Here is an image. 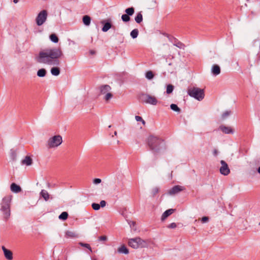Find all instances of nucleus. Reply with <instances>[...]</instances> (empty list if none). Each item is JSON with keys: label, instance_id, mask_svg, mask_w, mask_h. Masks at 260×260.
<instances>
[{"label": "nucleus", "instance_id": "33", "mask_svg": "<svg viewBox=\"0 0 260 260\" xmlns=\"http://www.w3.org/2000/svg\"><path fill=\"white\" fill-rule=\"evenodd\" d=\"M10 157L13 160H14V161L16 160V157H17V153L15 150H14V149L11 150Z\"/></svg>", "mask_w": 260, "mask_h": 260}, {"label": "nucleus", "instance_id": "11", "mask_svg": "<svg viewBox=\"0 0 260 260\" xmlns=\"http://www.w3.org/2000/svg\"><path fill=\"white\" fill-rule=\"evenodd\" d=\"M185 189V188L184 186L179 185H175L168 190V193L170 196H174L183 191Z\"/></svg>", "mask_w": 260, "mask_h": 260}, {"label": "nucleus", "instance_id": "44", "mask_svg": "<svg viewBox=\"0 0 260 260\" xmlns=\"http://www.w3.org/2000/svg\"><path fill=\"white\" fill-rule=\"evenodd\" d=\"M99 241H107V237L106 236H102L99 237Z\"/></svg>", "mask_w": 260, "mask_h": 260}, {"label": "nucleus", "instance_id": "28", "mask_svg": "<svg viewBox=\"0 0 260 260\" xmlns=\"http://www.w3.org/2000/svg\"><path fill=\"white\" fill-rule=\"evenodd\" d=\"M139 35V30L137 28L133 29L130 33L131 37L133 39H136L137 38Z\"/></svg>", "mask_w": 260, "mask_h": 260}, {"label": "nucleus", "instance_id": "15", "mask_svg": "<svg viewBox=\"0 0 260 260\" xmlns=\"http://www.w3.org/2000/svg\"><path fill=\"white\" fill-rule=\"evenodd\" d=\"M221 70L220 67L217 64H213L211 68V73L213 76H216L220 74Z\"/></svg>", "mask_w": 260, "mask_h": 260}, {"label": "nucleus", "instance_id": "35", "mask_svg": "<svg viewBox=\"0 0 260 260\" xmlns=\"http://www.w3.org/2000/svg\"><path fill=\"white\" fill-rule=\"evenodd\" d=\"M121 19L124 22H127L130 21L131 18L129 16L124 14L121 16Z\"/></svg>", "mask_w": 260, "mask_h": 260}, {"label": "nucleus", "instance_id": "21", "mask_svg": "<svg viewBox=\"0 0 260 260\" xmlns=\"http://www.w3.org/2000/svg\"><path fill=\"white\" fill-rule=\"evenodd\" d=\"M117 251L119 253H124L125 254H127L129 253L128 248L124 245L118 248Z\"/></svg>", "mask_w": 260, "mask_h": 260}, {"label": "nucleus", "instance_id": "6", "mask_svg": "<svg viewBox=\"0 0 260 260\" xmlns=\"http://www.w3.org/2000/svg\"><path fill=\"white\" fill-rule=\"evenodd\" d=\"M62 142V137L60 135L54 136L48 140L47 147L49 148L56 147L60 145Z\"/></svg>", "mask_w": 260, "mask_h": 260}, {"label": "nucleus", "instance_id": "51", "mask_svg": "<svg viewBox=\"0 0 260 260\" xmlns=\"http://www.w3.org/2000/svg\"><path fill=\"white\" fill-rule=\"evenodd\" d=\"M114 135H117V132H116V131H115V132H114Z\"/></svg>", "mask_w": 260, "mask_h": 260}, {"label": "nucleus", "instance_id": "7", "mask_svg": "<svg viewBox=\"0 0 260 260\" xmlns=\"http://www.w3.org/2000/svg\"><path fill=\"white\" fill-rule=\"evenodd\" d=\"M128 245L131 247L137 249L139 247H144L146 243L145 242L139 237L131 239L128 241Z\"/></svg>", "mask_w": 260, "mask_h": 260}, {"label": "nucleus", "instance_id": "4", "mask_svg": "<svg viewBox=\"0 0 260 260\" xmlns=\"http://www.w3.org/2000/svg\"><path fill=\"white\" fill-rule=\"evenodd\" d=\"M188 94L195 99L201 101L205 96L204 89H201L198 87H193L188 89Z\"/></svg>", "mask_w": 260, "mask_h": 260}, {"label": "nucleus", "instance_id": "19", "mask_svg": "<svg viewBox=\"0 0 260 260\" xmlns=\"http://www.w3.org/2000/svg\"><path fill=\"white\" fill-rule=\"evenodd\" d=\"M32 164V159L29 156H26L25 158L21 161V164L25 165L27 166L31 165Z\"/></svg>", "mask_w": 260, "mask_h": 260}, {"label": "nucleus", "instance_id": "42", "mask_svg": "<svg viewBox=\"0 0 260 260\" xmlns=\"http://www.w3.org/2000/svg\"><path fill=\"white\" fill-rule=\"evenodd\" d=\"M177 226V224L175 222L171 223L169 225L167 226V227L169 229H175Z\"/></svg>", "mask_w": 260, "mask_h": 260}, {"label": "nucleus", "instance_id": "41", "mask_svg": "<svg viewBox=\"0 0 260 260\" xmlns=\"http://www.w3.org/2000/svg\"><path fill=\"white\" fill-rule=\"evenodd\" d=\"M159 191V189L157 187H154L152 190V194L153 196H155Z\"/></svg>", "mask_w": 260, "mask_h": 260}, {"label": "nucleus", "instance_id": "50", "mask_svg": "<svg viewBox=\"0 0 260 260\" xmlns=\"http://www.w3.org/2000/svg\"><path fill=\"white\" fill-rule=\"evenodd\" d=\"M257 171V172L260 174V166L258 168Z\"/></svg>", "mask_w": 260, "mask_h": 260}, {"label": "nucleus", "instance_id": "52", "mask_svg": "<svg viewBox=\"0 0 260 260\" xmlns=\"http://www.w3.org/2000/svg\"><path fill=\"white\" fill-rule=\"evenodd\" d=\"M90 53H91V54H93V51H90Z\"/></svg>", "mask_w": 260, "mask_h": 260}, {"label": "nucleus", "instance_id": "32", "mask_svg": "<svg viewBox=\"0 0 260 260\" xmlns=\"http://www.w3.org/2000/svg\"><path fill=\"white\" fill-rule=\"evenodd\" d=\"M174 89V86L172 84H168L167 86L166 92L167 94L171 93Z\"/></svg>", "mask_w": 260, "mask_h": 260}, {"label": "nucleus", "instance_id": "27", "mask_svg": "<svg viewBox=\"0 0 260 260\" xmlns=\"http://www.w3.org/2000/svg\"><path fill=\"white\" fill-rule=\"evenodd\" d=\"M49 38L50 40L54 43H57L58 42V38L55 34H51L49 36Z\"/></svg>", "mask_w": 260, "mask_h": 260}, {"label": "nucleus", "instance_id": "22", "mask_svg": "<svg viewBox=\"0 0 260 260\" xmlns=\"http://www.w3.org/2000/svg\"><path fill=\"white\" fill-rule=\"evenodd\" d=\"M83 22L86 26H88L90 24L91 18L88 15H84L82 18Z\"/></svg>", "mask_w": 260, "mask_h": 260}, {"label": "nucleus", "instance_id": "36", "mask_svg": "<svg viewBox=\"0 0 260 260\" xmlns=\"http://www.w3.org/2000/svg\"><path fill=\"white\" fill-rule=\"evenodd\" d=\"M79 244L82 247L87 248V249H88L90 250V252H92V249H91V248L89 244H87V243H81V242H80L79 243Z\"/></svg>", "mask_w": 260, "mask_h": 260}, {"label": "nucleus", "instance_id": "40", "mask_svg": "<svg viewBox=\"0 0 260 260\" xmlns=\"http://www.w3.org/2000/svg\"><path fill=\"white\" fill-rule=\"evenodd\" d=\"M47 187L49 188H55V187H57V185L56 184H55V183L51 184L49 182L47 183Z\"/></svg>", "mask_w": 260, "mask_h": 260}, {"label": "nucleus", "instance_id": "39", "mask_svg": "<svg viewBox=\"0 0 260 260\" xmlns=\"http://www.w3.org/2000/svg\"><path fill=\"white\" fill-rule=\"evenodd\" d=\"M135 119L137 121H141L143 125L145 124V121L143 119V118L141 116H135Z\"/></svg>", "mask_w": 260, "mask_h": 260}, {"label": "nucleus", "instance_id": "3", "mask_svg": "<svg viewBox=\"0 0 260 260\" xmlns=\"http://www.w3.org/2000/svg\"><path fill=\"white\" fill-rule=\"evenodd\" d=\"M12 198V196H6L3 199L1 203V210L3 212L6 220L8 219L10 216V205Z\"/></svg>", "mask_w": 260, "mask_h": 260}, {"label": "nucleus", "instance_id": "16", "mask_svg": "<svg viewBox=\"0 0 260 260\" xmlns=\"http://www.w3.org/2000/svg\"><path fill=\"white\" fill-rule=\"evenodd\" d=\"M111 87L108 85H103L100 87L101 94H105L110 91Z\"/></svg>", "mask_w": 260, "mask_h": 260}, {"label": "nucleus", "instance_id": "5", "mask_svg": "<svg viewBox=\"0 0 260 260\" xmlns=\"http://www.w3.org/2000/svg\"><path fill=\"white\" fill-rule=\"evenodd\" d=\"M139 98L141 102L152 105H156L158 102L157 99L154 96L147 93H141L139 94Z\"/></svg>", "mask_w": 260, "mask_h": 260}, {"label": "nucleus", "instance_id": "37", "mask_svg": "<svg viewBox=\"0 0 260 260\" xmlns=\"http://www.w3.org/2000/svg\"><path fill=\"white\" fill-rule=\"evenodd\" d=\"M91 206H92V208L94 210H98L100 209V204H99L98 203H93L92 204Z\"/></svg>", "mask_w": 260, "mask_h": 260}, {"label": "nucleus", "instance_id": "20", "mask_svg": "<svg viewBox=\"0 0 260 260\" xmlns=\"http://www.w3.org/2000/svg\"><path fill=\"white\" fill-rule=\"evenodd\" d=\"M40 195L45 201H48L49 199L50 195L46 190L42 189L40 193Z\"/></svg>", "mask_w": 260, "mask_h": 260}, {"label": "nucleus", "instance_id": "46", "mask_svg": "<svg viewBox=\"0 0 260 260\" xmlns=\"http://www.w3.org/2000/svg\"><path fill=\"white\" fill-rule=\"evenodd\" d=\"M106 202L105 201L102 200L101 201L100 204V207H104L106 206Z\"/></svg>", "mask_w": 260, "mask_h": 260}, {"label": "nucleus", "instance_id": "1", "mask_svg": "<svg viewBox=\"0 0 260 260\" xmlns=\"http://www.w3.org/2000/svg\"><path fill=\"white\" fill-rule=\"evenodd\" d=\"M63 55L60 48L54 47L46 49L39 52L36 57L37 62L50 66H58L60 64L59 58ZM50 72L53 76H58L60 73L59 68L54 67L51 69Z\"/></svg>", "mask_w": 260, "mask_h": 260}, {"label": "nucleus", "instance_id": "43", "mask_svg": "<svg viewBox=\"0 0 260 260\" xmlns=\"http://www.w3.org/2000/svg\"><path fill=\"white\" fill-rule=\"evenodd\" d=\"M102 180L100 178H95L93 180V183L95 184H99L101 182Z\"/></svg>", "mask_w": 260, "mask_h": 260}, {"label": "nucleus", "instance_id": "48", "mask_svg": "<svg viewBox=\"0 0 260 260\" xmlns=\"http://www.w3.org/2000/svg\"><path fill=\"white\" fill-rule=\"evenodd\" d=\"M129 224H130V226H131L132 225L133 226H134L135 224H136V222H134V221H131L129 223Z\"/></svg>", "mask_w": 260, "mask_h": 260}, {"label": "nucleus", "instance_id": "12", "mask_svg": "<svg viewBox=\"0 0 260 260\" xmlns=\"http://www.w3.org/2000/svg\"><path fill=\"white\" fill-rule=\"evenodd\" d=\"M221 167L220 168V172L222 175L226 176L230 173V169L228 167L227 163L223 160L220 161Z\"/></svg>", "mask_w": 260, "mask_h": 260}, {"label": "nucleus", "instance_id": "26", "mask_svg": "<svg viewBox=\"0 0 260 260\" xmlns=\"http://www.w3.org/2000/svg\"><path fill=\"white\" fill-rule=\"evenodd\" d=\"M65 237L66 238H76L77 235L75 232L68 231L65 233Z\"/></svg>", "mask_w": 260, "mask_h": 260}, {"label": "nucleus", "instance_id": "23", "mask_svg": "<svg viewBox=\"0 0 260 260\" xmlns=\"http://www.w3.org/2000/svg\"><path fill=\"white\" fill-rule=\"evenodd\" d=\"M125 12L126 15L132 16L135 13V8L133 7L127 8L125 10Z\"/></svg>", "mask_w": 260, "mask_h": 260}, {"label": "nucleus", "instance_id": "45", "mask_svg": "<svg viewBox=\"0 0 260 260\" xmlns=\"http://www.w3.org/2000/svg\"><path fill=\"white\" fill-rule=\"evenodd\" d=\"M208 220H209V217L207 216H204L201 219V221L203 223L206 222L208 221Z\"/></svg>", "mask_w": 260, "mask_h": 260}, {"label": "nucleus", "instance_id": "13", "mask_svg": "<svg viewBox=\"0 0 260 260\" xmlns=\"http://www.w3.org/2000/svg\"><path fill=\"white\" fill-rule=\"evenodd\" d=\"M2 249L3 250L5 257L8 260H12L13 259V253L12 252L7 249L4 246H2Z\"/></svg>", "mask_w": 260, "mask_h": 260}, {"label": "nucleus", "instance_id": "38", "mask_svg": "<svg viewBox=\"0 0 260 260\" xmlns=\"http://www.w3.org/2000/svg\"><path fill=\"white\" fill-rule=\"evenodd\" d=\"M231 113V111H226L222 114V118L223 119H225L228 116H229Z\"/></svg>", "mask_w": 260, "mask_h": 260}, {"label": "nucleus", "instance_id": "34", "mask_svg": "<svg viewBox=\"0 0 260 260\" xmlns=\"http://www.w3.org/2000/svg\"><path fill=\"white\" fill-rule=\"evenodd\" d=\"M113 94L110 91L105 94V96L104 97V99L105 101L108 102L109 100H110L113 97Z\"/></svg>", "mask_w": 260, "mask_h": 260}, {"label": "nucleus", "instance_id": "25", "mask_svg": "<svg viewBox=\"0 0 260 260\" xmlns=\"http://www.w3.org/2000/svg\"><path fill=\"white\" fill-rule=\"evenodd\" d=\"M135 20L137 23H140L143 21V15L142 12H140L137 14L135 18Z\"/></svg>", "mask_w": 260, "mask_h": 260}, {"label": "nucleus", "instance_id": "24", "mask_svg": "<svg viewBox=\"0 0 260 260\" xmlns=\"http://www.w3.org/2000/svg\"><path fill=\"white\" fill-rule=\"evenodd\" d=\"M46 74H47V71L44 68L39 69L37 71V76L39 77H44L46 75Z\"/></svg>", "mask_w": 260, "mask_h": 260}, {"label": "nucleus", "instance_id": "29", "mask_svg": "<svg viewBox=\"0 0 260 260\" xmlns=\"http://www.w3.org/2000/svg\"><path fill=\"white\" fill-rule=\"evenodd\" d=\"M170 108L174 111L177 112L178 113H180L181 112V109L179 108L176 104H172L170 105Z\"/></svg>", "mask_w": 260, "mask_h": 260}, {"label": "nucleus", "instance_id": "2", "mask_svg": "<svg viewBox=\"0 0 260 260\" xmlns=\"http://www.w3.org/2000/svg\"><path fill=\"white\" fill-rule=\"evenodd\" d=\"M147 143L154 154H157L160 150L166 149V145L164 140L152 135L149 136L147 140Z\"/></svg>", "mask_w": 260, "mask_h": 260}, {"label": "nucleus", "instance_id": "47", "mask_svg": "<svg viewBox=\"0 0 260 260\" xmlns=\"http://www.w3.org/2000/svg\"><path fill=\"white\" fill-rule=\"evenodd\" d=\"M218 150L217 149H214L213 151V154L214 156H216L218 154Z\"/></svg>", "mask_w": 260, "mask_h": 260}, {"label": "nucleus", "instance_id": "17", "mask_svg": "<svg viewBox=\"0 0 260 260\" xmlns=\"http://www.w3.org/2000/svg\"><path fill=\"white\" fill-rule=\"evenodd\" d=\"M175 210V209H168V210H167L166 211H165L161 217V220L162 221L165 220L168 216H169L173 213H174Z\"/></svg>", "mask_w": 260, "mask_h": 260}, {"label": "nucleus", "instance_id": "9", "mask_svg": "<svg viewBox=\"0 0 260 260\" xmlns=\"http://www.w3.org/2000/svg\"><path fill=\"white\" fill-rule=\"evenodd\" d=\"M101 23L103 25L102 30L103 32H107L110 28L114 27L112 25V20L111 18L103 20L101 21Z\"/></svg>", "mask_w": 260, "mask_h": 260}, {"label": "nucleus", "instance_id": "30", "mask_svg": "<svg viewBox=\"0 0 260 260\" xmlns=\"http://www.w3.org/2000/svg\"><path fill=\"white\" fill-rule=\"evenodd\" d=\"M68 213L67 212H62L59 215V219L63 220H65L68 218Z\"/></svg>", "mask_w": 260, "mask_h": 260}, {"label": "nucleus", "instance_id": "10", "mask_svg": "<svg viewBox=\"0 0 260 260\" xmlns=\"http://www.w3.org/2000/svg\"><path fill=\"white\" fill-rule=\"evenodd\" d=\"M166 36L168 38L169 40L171 43H172L174 46H176L177 47L180 49H184L185 47V45L180 41H179L178 39H177L173 36H172L168 34H167Z\"/></svg>", "mask_w": 260, "mask_h": 260}, {"label": "nucleus", "instance_id": "31", "mask_svg": "<svg viewBox=\"0 0 260 260\" xmlns=\"http://www.w3.org/2000/svg\"><path fill=\"white\" fill-rule=\"evenodd\" d=\"M146 78L148 80H151L154 77V74L151 71H148L145 74Z\"/></svg>", "mask_w": 260, "mask_h": 260}, {"label": "nucleus", "instance_id": "18", "mask_svg": "<svg viewBox=\"0 0 260 260\" xmlns=\"http://www.w3.org/2000/svg\"><path fill=\"white\" fill-rule=\"evenodd\" d=\"M10 189L12 192L18 193L21 191L20 186L15 183H12L10 186Z\"/></svg>", "mask_w": 260, "mask_h": 260}, {"label": "nucleus", "instance_id": "8", "mask_svg": "<svg viewBox=\"0 0 260 260\" xmlns=\"http://www.w3.org/2000/svg\"><path fill=\"white\" fill-rule=\"evenodd\" d=\"M47 11L45 10L41 11L36 18V23L38 26L42 25L47 20Z\"/></svg>", "mask_w": 260, "mask_h": 260}, {"label": "nucleus", "instance_id": "49", "mask_svg": "<svg viewBox=\"0 0 260 260\" xmlns=\"http://www.w3.org/2000/svg\"><path fill=\"white\" fill-rule=\"evenodd\" d=\"M19 2V0H13V2L15 4H17Z\"/></svg>", "mask_w": 260, "mask_h": 260}, {"label": "nucleus", "instance_id": "14", "mask_svg": "<svg viewBox=\"0 0 260 260\" xmlns=\"http://www.w3.org/2000/svg\"><path fill=\"white\" fill-rule=\"evenodd\" d=\"M219 129L221 130L223 133L226 134H233V129L230 126H226L224 125H221L219 126Z\"/></svg>", "mask_w": 260, "mask_h": 260}]
</instances>
